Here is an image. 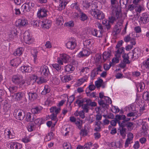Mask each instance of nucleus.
<instances>
[{"label": "nucleus", "mask_w": 149, "mask_h": 149, "mask_svg": "<svg viewBox=\"0 0 149 149\" xmlns=\"http://www.w3.org/2000/svg\"><path fill=\"white\" fill-rule=\"evenodd\" d=\"M40 72L42 76L47 77L49 73V71L47 66L45 65L42 66L40 68Z\"/></svg>", "instance_id": "12"}, {"label": "nucleus", "mask_w": 149, "mask_h": 149, "mask_svg": "<svg viewBox=\"0 0 149 149\" xmlns=\"http://www.w3.org/2000/svg\"><path fill=\"white\" fill-rule=\"evenodd\" d=\"M122 140H120L114 143V144L116 147L119 148H120L122 146Z\"/></svg>", "instance_id": "57"}, {"label": "nucleus", "mask_w": 149, "mask_h": 149, "mask_svg": "<svg viewBox=\"0 0 149 149\" xmlns=\"http://www.w3.org/2000/svg\"><path fill=\"white\" fill-rule=\"evenodd\" d=\"M116 119H118L119 120H124L125 118V116L123 115H117L116 116Z\"/></svg>", "instance_id": "59"}, {"label": "nucleus", "mask_w": 149, "mask_h": 149, "mask_svg": "<svg viewBox=\"0 0 149 149\" xmlns=\"http://www.w3.org/2000/svg\"><path fill=\"white\" fill-rule=\"evenodd\" d=\"M90 53L87 50L84 49L81 51L78 55V57L84 58L89 55Z\"/></svg>", "instance_id": "24"}, {"label": "nucleus", "mask_w": 149, "mask_h": 149, "mask_svg": "<svg viewBox=\"0 0 149 149\" xmlns=\"http://www.w3.org/2000/svg\"><path fill=\"white\" fill-rule=\"evenodd\" d=\"M24 50L22 47H19L16 49L13 53L15 56H19L21 55Z\"/></svg>", "instance_id": "35"}, {"label": "nucleus", "mask_w": 149, "mask_h": 149, "mask_svg": "<svg viewBox=\"0 0 149 149\" xmlns=\"http://www.w3.org/2000/svg\"><path fill=\"white\" fill-rule=\"evenodd\" d=\"M101 66L99 65L96 68H94L91 73V77L92 79H93L98 74L99 72L102 71L101 70Z\"/></svg>", "instance_id": "13"}, {"label": "nucleus", "mask_w": 149, "mask_h": 149, "mask_svg": "<svg viewBox=\"0 0 149 149\" xmlns=\"http://www.w3.org/2000/svg\"><path fill=\"white\" fill-rule=\"evenodd\" d=\"M91 100L90 99L83 98L81 100H77L75 101V105H76V104H77V106L80 107L83 103L86 102V103L85 104H86L88 105V106H90L91 105Z\"/></svg>", "instance_id": "7"}, {"label": "nucleus", "mask_w": 149, "mask_h": 149, "mask_svg": "<svg viewBox=\"0 0 149 149\" xmlns=\"http://www.w3.org/2000/svg\"><path fill=\"white\" fill-rule=\"evenodd\" d=\"M63 146L64 149H72L71 145L68 142L64 143Z\"/></svg>", "instance_id": "47"}, {"label": "nucleus", "mask_w": 149, "mask_h": 149, "mask_svg": "<svg viewBox=\"0 0 149 149\" xmlns=\"http://www.w3.org/2000/svg\"><path fill=\"white\" fill-rule=\"evenodd\" d=\"M103 82V80L100 79L99 80L96 81L95 82V85L97 87H100Z\"/></svg>", "instance_id": "58"}, {"label": "nucleus", "mask_w": 149, "mask_h": 149, "mask_svg": "<svg viewBox=\"0 0 149 149\" xmlns=\"http://www.w3.org/2000/svg\"><path fill=\"white\" fill-rule=\"evenodd\" d=\"M52 66L54 69L56 70L58 72L61 73L63 70V69L61 68V65L58 64H52Z\"/></svg>", "instance_id": "34"}, {"label": "nucleus", "mask_w": 149, "mask_h": 149, "mask_svg": "<svg viewBox=\"0 0 149 149\" xmlns=\"http://www.w3.org/2000/svg\"><path fill=\"white\" fill-rule=\"evenodd\" d=\"M49 13V11L46 9L42 8L38 10L37 15L39 18L42 19L46 17Z\"/></svg>", "instance_id": "8"}, {"label": "nucleus", "mask_w": 149, "mask_h": 149, "mask_svg": "<svg viewBox=\"0 0 149 149\" xmlns=\"http://www.w3.org/2000/svg\"><path fill=\"white\" fill-rule=\"evenodd\" d=\"M121 28L118 27L116 26H115L113 28V31L114 32H115V34H118L119 33L121 30Z\"/></svg>", "instance_id": "53"}, {"label": "nucleus", "mask_w": 149, "mask_h": 149, "mask_svg": "<svg viewBox=\"0 0 149 149\" xmlns=\"http://www.w3.org/2000/svg\"><path fill=\"white\" fill-rule=\"evenodd\" d=\"M136 86L137 91L138 92H141L144 88L145 84L143 82H140L138 84L136 85Z\"/></svg>", "instance_id": "31"}, {"label": "nucleus", "mask_w": 149, "mask_h": 149, "mask_svg": "<svg viewBox=\"0 0 149 149\" xmlns=\"http://www.w3.org/2000/svg\"><path fill=\"white\" fill-rule=\"evenodd\" d=\"M88 131L86 128L82 129L81 130L80 134L82 136H85L88 134Z\"/></svg>", "instance_id": "43"}, {"label": "nucleus", "mask_w": 149, "mask_h": 149, "mask_svg": "<svg viewBox=\"0 0 149 149\" xmlns=\"http://www.w3.org/2000/svg\"><path fill=\"white\" fill-rule=\"evenodd\" d=\"M67 47L71 49H74L77 46L76 43L74 41H70L66 44Z\"/></svg>", "instance_id": "19"}, {"label": "nucleus", "mask_w": 149, "mask_h": 149, "mask_svg": "<svg viewBox=\"0 0 149 149\" xmlns=\"http://www.w3.org/2000/svg\"><path fill=\"white\" fill-rule=\"evenodd\" d=\"M87 95L90 98H92L93 97L96 98V93L92 92L91 93L90 92H86Z\"/></svg>", "instance_id": "48"}, {"label": "nucleus", "mask_w": 149, "mask_h": 149, "mask_svg": "<svg viewBox=\"0 0 149 149\" xmlns=\"http://www.w3.org/2000/svg\"><path fill=\"white\" fill-rule=\"evenodd\" d=\"M24 39L26 44H32L34 42L33 39L32 38L28 32H25L24 34Z\"/></svg>", "instance_id": "10"}, {"label": "nucleus", "mask_w": 149, "mask_h": 149, "mask_svg": "<svg viewBox=\"0 0 149 149\" xmlns=\"http://www.w3.org/2000/svg\"><path fill=\"white\" fill-rule=\"evenodd\" d=\"M92 43L90 40H86L84 42V45L87 48H89L92 45Z\"/></svg>", "instance_id": "39"}, {"label": "nucleus", "mask_w": 149, "mask_h": 149, "mask_svg": "<svg viewBox=\"0 0 149 149\" xmlns=\"http://www.w3.org/2000/svg\"><path fill=\"white\" fill-rule=\"evenodd\" d=\"M112 56L110 51H105L102 54L103 62H104L106 60H109Z\"/></svg>", "instance_id": "16"}, {"label": "nucleus", "mask_w": 149, "mask_h": 149, "mask_svg": "<svg viewBox=\"0 0 149 149\" xmlns=\"http://www.w3.org/2000/svg\"><path fill=\"white\" fill-rule=\"evenodd\" d=\"M101 123L100 121H98L96 123L95 130L97 131H99L100 129V125Z\"/></svg>", "instance_id": "54"}, {"label": "nucleus", "mask_w": 149, "mask_h": 149, "mask_svg": "<svg viewBox=\"0 0 149 149\" xmlns=\"http://www.w3.org/2000/svg\"><path fill=\"white\" fill-rule=\"evenodd\" d=\"M13 114L16 118L20 120H22L25 116L24 112L22 110L18 109L15 110Z\"/></svg>", "instance_id": "6"}, {"label": "nucleus", "mask_w": 149, "mask_h": 149, "mask_svg": "<svg viewBox=\"0 0 149 149\" xmlns=\"http://www.w3.org/2000/svg\"><path fill=\"white\" fill-rule=\"evenodd\" d=\"M74 96L72 95L68 98L67 103H68L70 105L71 104L72 102L74 100Z\"/></svg>", "instance_id": "64"}, {"label": "nucleus", "mask_w": 149, "mask_h": 149, "mask_svg": "<svg viewBox=\"0 0 149 149\" xmlns=\"http://www.w3.org/2000/svg\"><path fill=\"white\" fill-rule=\"evenodd\" d=\"M32 77V79L35 80V81L37 82L38 84L46 83L47 81L46 77L45 76L44 77H38L37 76L33 75Z\"/></svg>", "instance_id": "9"}, {"label": "nucleus", "mask_w": 149, "mask_h": 149, "mask_svg": "<svg viewBox=\"0 0 149 149\" xmlns=\"http://www.w3.org/2000/svg\"><path fill=\"white\" fill-rule=\"evenodd\" d=\"M37 51L35 49L32 50L31 52L32 55H33L34 58V61L35 62H36V61L37 59Z\"/></svg>", "instance_id": "49"}, {"label": "nucleus", "mask_w": 149, "mask_h": 149, "mask_svg": "<svg viewBox=\"0 0 149 149\" xmlns=\"http://www.w3.org/2000/svg\"><path fill=\"white\" fill-rule=\"evenodd\" d=\"M118 49L116 51V54L115 55L120 56V57L121 54L124 51L125 48L123 47H122L121 48H120Z\"/></svg>", "instance_id": "46"}, {"label": "nucleus", "mask_w": 149, "mask_h": 149, "mask_svg": "<svg viewBox=\"0 0 149 149\" xmlns=\"http://www.w3.org/2000/svg\"><path fill=\"white\" fill-rule=\"evenodd\" d=\"M81 106H82V108L83 109V111L86 113L88 112L89 106H88V105L83 103Z\"/></svg>", "instance_id": "50"}, {"label": "nucleus", "mask_w": 149, "mask_h": 149, "mask_svg": "<svg viewBox=\"0 0 149 149\" xmlns=\"http://www.w3.org/2000/svg\"><path fill=\"white\" fill-rule=\"evenodd\" d=\"M22 62L21 58H14L11 60L10 62L11 65L14 66H17L20 64Z\"/></svg>", "instance_id": "18"}, {"label": "nucleus", "mask_w": 149, "mask_h": 149, "mask_svg": "<svg viewBox=\"0 0 149 149\" xmlns=\"http://www.w3.org/2000/svg\"><path fill=\"white\" fill-rule=\"evenodd\" d=\"M91 15L96 19L101 20L104 18V15L101 11L97 9H92L90 11Z\"/></svg>", "instance_id": "3"}, {"label": "nucleus", "mask_w": 149, "mask_h": 149, "mask_svg": "<svg viewBox=\"0 0 149 149\" xmlns=\"http://www.w3.org/2000/svg\"><path fill=\"white\" fill-rule=\"evenodd\" d=\"M21 69L22 72H30L32 70V68L28 65H24L21 67Z\"/></svg>", "instance_id": "23"}, {"label": "nucleus", "mask_w": 149, "mask_h": 149, "mask_svg": "<svg viewBox=\"0 0 149 149\" xmlns=\"http://www.w3.org/2000/svg\"><path fill=\"white\" fill-rule=\"evenodd\" d=\"M71 79L70 75H65L61 78V80L64 82H67Z\"/></svg>", "instance_id": "42"}, {"label": "nucleus", "mask_w": 149, "mask_h": 149, "mask_svg": "<svg viewBox=\"0 0 149 149\" xmlns=\"http://www.w3.org/2000/svg\"><path fill=\"white\" fill-rule=\"evenodd\" d=\"M34 5V3L30 1H27L24 3L23 4L21 9L23 12L25 13L30 11Z\"/></svg>", "instance_id": "2"}, {"label": "nucleus", "mask_w": 149, "mask_h": 149, "mask_svg": "<svg viewBox=\"0 0 149 149\" xmlns=\"http://www.w3.org/2000/svg\"><path fill=\"white\" fill-rule=\"evenodd\" d=\"M9 146L11 149H20L22 147L21 144L16 142H10Z\"/></svg>", "instance_id": "15"}, {"label": "nucleus", "mask_w": 149, "mask_h": 149, "mask_svg": "<svg viewBox=\"0 0 149 149\" xmlns=\"http://www.w3.org/2000/svg\"><path fill=\"white\" fill-rule=\"evenodd\" d=\"M132 51V59H137L140 56L141 51L139 48H135Z\"/></svg>", "instance_id": "11"}, {"label": "nucleus", "mask_w": 149, "mask_h": 149, "mask_svg": "<svg viewBox=\"0 0 149 149\" xmlns=\"http://www.w3.org/2000/svg\"><path fill=\"white\" fill-rule=\"evenodd\" d=\"M118 132H120V135L123 137L125 138L126 136V129L122 127H120L118 129Z\"/></svg>", "instance_id": "33"}, {"label": "nucleus", "mask_w": 149, "mask_h": 149, "mask_svg": "<svg viewBox=\"0 0 149 149\" xmlns=\"http://www.w3.org/2000/svg\"><path fill=\"white\" fill-rule=\"evenodd\" d=\"M100 105L104 108H107L109 104L112 103L111 99L109 97L104 96V100H101L98 101Z\"/></svg>", "instance_id": "5"}, {"label": "nucleus", "mask_w": 149, "mask_h": 149, "mask_svg": "<svg viewBox=\"0 0 149 149\" xmlns=\"http://www.w3.org/2000/svg\"><path fill=\"white\" fill-rule=\"evenodd\" d=\"M88 76L85 75L82 78L79 79L76 82V84L78 86H79L81 85L84 82L86 81L88 79Z\"/></svg>", "instance_id": "25"}, {"label": "nucleus", "mask_w": 149, "mask_h": 149, "mask_svg": "<svg viewBox=\"0 0 149 149\" xmlns=\"http://www.w3.org/2000/svg\"><path fill=\"white\" fill-rule=\"evenodd\" d=\"M28 95L29 100H33L36 99L38 95L36 93L29 92Z\"/></svg>", "instance_id": "28"}, {"label": "nucleus", "mask_w": 149, "mask_h": 149, "mask_svg": "<svg viewBox=\"0 0 149 149\" xmlns=\"http://www.w3.org/2000/svg\"><path fill=\"white\" fill-rule=\"evenodd\" d=\"M128 1V0H120V3L121 5L124 6L126 7Z\"/></svg>", "instance_id": "61"}, {"label": "nucleus", "mask_w": 149, "mask_h": 149, "mask_svg": "<svg viewBox=\"0 0 149 149\" xmlns=\"http://www.w3.org/2000/svg\"><path fill=\"white\" fill-rule=\"evenodd\" d=\"M79 19L81 21H84L88 19V17L86 14L80 10L79 13Z\"/></svg>", "instance_id": "27"}, {"label": "nucleus", "mask_w": 149, "mask_h": 149, "mask_svg": "<svg viewBox=\"0 0 149 149\" xmlns=\"http://www.w3.org/2000/svg\"><path fill=\"white\" fill-rule=\"evenodd\" d=\"M65 70L66 72H71L74 70V68L71 65H68L65 66Z\"/></svg>", "instance_id": "38"}, {"label": "nucleus", "mask_w": 149, "mask_h": 149, "mask_svg": "<svg viewBox=\"0 0 149 149\" xmlns=\"http://www.w3.org/2000/svg\"><path fill=\"white\" fill-rule=\"evenodd\" d=\"M67 4V3L65 1H62L58 6V10L61 11L64 9Z\"/></svg>", "instance_id": "41"}, {"label": "nucleus", "mask_w": 149, "mask_h": 149, "mask_svg": "<svg viewBox=\"0 0 149 149\" xmlns=\"http://www.w3.org/2000/svg\"><path fill=\"white\" fill-rule=\"evenodd\" d=\"M51 112H53L56 114L58 113L60 111L61 109L60 108H57L56 107H52L50 109Z\"/></svg>", "instance_id": "36"}, {"label": "nucleus", "mask_w": 149, "mask_h": 149, "mask_svg": "<svg viewBox=\"0 0 149 149\" xmlns=\"http://www.w3.org/2000/svg\"><path fill=\"white\" fill-rule=\"evenodd\" d=\"M143 99L147 101H149V93L146 92L144 93L143 95Z\"/></svg>", "instance_id": "51"}, {"label": "nucleus", "mask_w": 149, "mask_h": 149, "mask_svg": "<svg viewBox=\"0 0 149 149\" xmlns=\"http://www.w3.org/2000/svg\"><path fill=\"white\" fill-rule=\"evenodd\" d=\"M116 57L113 58L112 60V62L113 63H117L119 62L120 56L115 55Z\"/></svg>", "instance_id": "55"}, {"label": "nucleus", "mask_w": 149, "mask_h": 149, "mask_svg": "<svg viewBox=\"0 0 149 149\" xmlns=\"http://www.w3.org/2000/svg\"><path fill=\"white\" fill-rule=\"evenodd\" d=\"M18 32L16 29H14L10 31L9 33V37L10 40L14 39L17 38Z\"/></svg>", "instance_id": "21"}, {"label": "nucleus", "mask_w": 149, "mask_h": 149, "mask_svg": "<svg viewBox=\"0 0 149 149\" xmlns=\"http://www.w3.org/2000/svg\"><path fill=\"white\" fill-rule=\"evenodd\" d=\"M92 146V143L91 142H88L84 146V149H90Z\"/></svg>", "instance_id": "52"}, {"label": "nucleus", "mask_w": 149, "mask_h": 149, "mask_svg": "<svg viewBox=\"0 0 149 149\" xmlns=\"http://www.w3.org/2000/svg\"><path fill=\"white\" fill-rule=\"evenodd\" d=\"M140 19L143 23H147L149 21V15L147 13H143L140 17Z\"/></svg>", "instance_id": "17"}, {"label": "nucleus", "mask_w": 149, "mask_h": 149, "mask_svg": "<svg viewBox=\"0 0 149 149\" xmlns=\"http://www.w3.org/2000/svg\"><path fill=\"white\" fill-rule=\"evenodd\" d=\"M4 134L5 138L7 139H13L15 137V133L13 129L10 127L5 129Z\"/></svg>", "instance_id": "4"}, {"label": "nucleus", "mask_w": 149, "mask_h": 149, "mask_svg": "<svg viewBox=\"0 0 149 149\" xmlns=\"http://www.w3.org/2000/svg\"><path fill=\"white\" fill-rule=\"evenodd\" d=\"M107 22H107V21H102V22L103 24L105 25L107 29L108 30L111 27V25L109 24V22L108 21Z\"/></svg>", "instance_id": "60"}, {"label": "nucleus", "mask_w": 149, "mask_h": 149, "mask_svg": "<svg viewBox=\"0 0 149 149\" xmlns=\"http://www.w3.org/2000/svg\"><path fill=\"white\" fill-rule=\"evenodd\" d=\"M63 19L62 16L58 15L56 19V23L57 25H62L63 23Z\"/></svg>", "instance_id": "32"}, {"label": "nucleus", "mask_w": 149, "mask_h": 149, "mask_svg": "<svg viewBox=\"0 0 149 149\" xmlns=\"http://www.w3.org/2000/svg\"><path fill=\"white\" fill-rule=\"evenodd\" d=\"M50 87L48 86H45L41 93L42 95H45L47 93H49L50 92Z\"/></svg>", "instance_id": "37"}, {"label": "nucleus", "mask_w": 149, "mask_h": 149, "mask_svg": "<svg viewBox=\"0 0 149 149\" xmlns=\"http://www.w3.org/2000/svg\"><path fill=\"white\" fill-rule=\"evenodd\" d=\"M136 7H137V8L135 9L136 11L139 13H141L142 10H144L143 7L140 5H138L136 6Z\"/></svg>", "instance_id": "63"}, {"label": "nucleus", "mask_w": 149, "mask_h": 149, "mask_svg": "<svg viewBox=\"0 0 149 149\" xmlns=\"http://www.w3.org/2000/svg\"><path fill=\"white\" fill-rule=\"evenodd\" d=\"M41 109L38 107L33 108L31 109L32 113L33 114H37L40 113Z\"/></svg>", "instance_id": "40"}, {"label": "nucleus", "mask_w": 149, "mask_h": 149, "mask_svg": "<svg viewBox=\"0 0 149 149\" xmlns=\"http://www.w3.org/2000/svg\"><path fill=\"white\" fill-rule=\"evenodd\" d=\"M36 118V115L29 112L26 114V119L27 122H32L34 121Z\"/></svg>", "instance_id": "20"}, {"label": "nucleus", "mask_w": 149, "mask_h": 149, "mask_svg": "<svg viewBox=\"0 0 149 149\" xmlns=\"http://www.w3.org/2000/svg\"><path fill=\"white\" fill-rule=\"evenodd\" d=\"M60 56L63 62L65 63H66L69 61L70 57L66 54H60Z\"/></svg>", "instance_id": "30"}, {"label": "nucleus", "mask_w": 149, "mask_h": 149, "mask_svg": "<svg viewBox=\"0 0 149 149\" xmlns=\"http://www.w3.org/2000/svg\"><path fill=\"white\" fill-rule=\"evenodd\" d=\"M27 23V21L24 19H19L15 22L16 26H22L26 25Z\"/></svg>", "instance_id": "22"}, {"label": "nucleus", "mask_w": 149, "mask_h": 149, "mask_svg": "<svg viewBox=\"0 0 149 149\" xmlns=\"http://www.w3.org/2000/svg\"><path fill=\"white\" fill-rule=\"evenodd\" d=\"M24 93L19 92L14 94L12 95V97L17 100H21L24 96Z\"/></svg>", "instance_id": "26"}, {"label": "nucleus", "mask_w": 149, "mask_h": 149, "mask_svg": "<svg viewBox=\"0 0 149 149\" xmlns=\"http://www.w3.org/2000/svg\"><path fill=\"white\" fill-rule=\"evenodd\" d=\"M13 82L16 85L20 84V87L23 89H26L27 86L25 84V80L23 79V77L22 75H15L12 78Z\"/></svg>", "instance_id": "1"}, {"label": "nucleus", "mask_w": 149, "mask_h": 149, "mask_svg": "<svg viewBox=\"0 0 149 149\" xmlns=\"http://www.w3.org/2000/svg\"><path fill=\"white\" fill-rule=\"evenodd\" d=\"M132 34H129V35L125 37L124 38V41L126 42H128L130 41L131 39H132Z\"/></svg>", "instance_id": "56"}, {"label": "nucleus", "mask_w": 149, "mask_h": 149, "mask_svg": "<svg viewBox=\"0 0 149 149\" xmlns=\"http://www.w3.org/2000/svg\"><path fill=\"white\" fill-rule=\"evenodd\" d=\"M91 33L94 36L98 37H100L102 36L101 31H98L95 29H93L92 30Z\"/></svg>", "instance_id": "29"}, {"label": "nucleus", "mask_w": 149, "mask_h": 149, "mask_svg": "<svg viewBox=\"0 0 149 149\" xmlns=\"http://www.w3.org/2000/svg\"><path fill=\"white\" fill-rule=\"evenodd\" d=\"M52 23L51 21L48 19L43 20L42 26L44 29H49L51 26Z\"/></svg>", "instance_id": "14"}, {"label": "nucleus", "mask_w": 149, "mask_h": 149, "mask_svg": "<svg viewBox=\"0 0 149 149\" xmlns=\"http://www.w3.org/2000/svg\"><path fill=\"white\" fill-rule=\"evenodd\" d=\"M143 66L146 69L149 70V58H148L143 62Z\"/></svg>", "instance_id": "44"}, {"label": "nucleus", "mask_w": 149, "mask_h": 149, "mask_svg": "<svg viewBox=\"0 0 149 149\" xmlns=\"http://www.w3.org/2000/svg\"><path fill=\"white\" fill-rule=\"evenodd\" d=\"M75 124L78 128L80 129L82 126V120L77 119L75 122Z\"/></svg>", "instance_id": "45"}, {"label": "nucleus", "mask_w": 149, "mask_h": 149, "mask_svg": "<svg viewBox=\"0 0 149 149\" xmlns=\"http://www.w3.org/2000/svg\"><path fill=\"white\" fill-rule=\"evenodd\" d=\"M52 81L53 84H58L60 83V80L56 77H53Z\"/></svg>", "instance_id": "62"}]
</instances>
